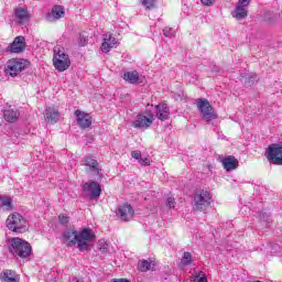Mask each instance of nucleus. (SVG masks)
Here are the masks:
<instances>
[{
	"mask_svg": "<svg viewBox=\"0 0 282 282\" xmlns=\"http://www.w3.org/2000/svg\"><path fill=\"white\" fill-rule=\"evenodd\" d=\"M83 189L85 193H89L90 199H98V197H100V193H102L100 184L97 182L85 183L83 185Z\"/></svg>",
	"mask_w": 282,
	"mask_h": 282,
	"instance_id": "4468645a",
	"label": "nucleus"
},
{
	"mask_svg": "<svg viewBox=\"0 0 282 282\" xmlns=\"http://www.w3.org/2000/svg\"><path fill=\"white\" fill-rule=\"evenodd\" d=\"M154 120L155 117L153 116V112H151V110H147L137 116L135 120L132 122V127L134 129H149V127L153 124Z\"/></svg>",
	"mask_w": 282,
	"mask_h": 282,
	"instance_id": "6e6552de",
	"label": "nucleus"
},
{
	"mask_svg": "<svg viewBox=\"0 0 282 282\" xmlns=\"http://www.w3.org/2000/svg\"><path fill=\"white\" fill-rule=\"evenodd\" d=\"M96 239V234L89 228H85L77 232L74 229L64 232L63 241L68 246H76L80 251L87 250L89 243Z\"/></svg>",
	"mask_w": 282,
	"mask_h": 282,
	"instance_id": "f257e3e1",
	"label": "nucleus"
},
{
	"mask_svg": "<svg viewBox=\"0 0 282 282\" xmlns=\"http://www.w3.org/2000/svg\"><path fill=\"white\" fill-rule=\"evenodd\" d=\"M99 250H101L102 252H107V247H104V248H99Z\"/></svg>",
	"mask_w": 282,
	"mask_h": 282,
	"instance_id": "ea45409f",
	"label": "nucleus"
},
{
	"mask_svg": "<svg viewBox=\"0 0 282 282\" xmlns=\"http://www.w3.org/2000/svg\"><path fill=\"white\" fill-rule=\"evenodd\" d=\"M28 67V61L20 58H12L7 62V67L4 69L7 76H19L23 69Z\"/></svg>",
	"mask_w": 282,
	"mask_h": 282,
	"instance_id": "423d86ee",
	"label": "nucleus"
},
{
	"mask_svg": "<svg viewBox=\"0 0 282 282\" xmlns=\"http://www.w3.org/2000/svg\"><path fill=\"white\" fill-rule=\"evenodd\" d=\"M2 206H4L6 210H12V199L8 197H2L1 198Z\"/></svg>",
	"mask_w": 282,
	"mask_h": 282,
	"instance_id": "c85d7f7f",
	"label": "nucleus"
},
{
	"mask_svg": "<svg viewBox=\"0 0 282 282\" xmlns=\"http://www.w3.org/2000/svg\"><path fill=\"white\" fill-rule=\"evenodd\" d=\"M196 107L200 112L202 120H204L205 122H212V120H217V112H215V108H213L208 99H196Z\"/></svg>",
	"mask_w": 282,
	"mask_h": 282,
	"instance_id": "20e7f679",
	"label": "nucleus"
},
{
	"mask_svg": "<svg viewBox=\"0 0 282 282\" xmlns=\"http://www.w3.org/2000/svg\"><path fill=\"white\" fill-rule=\"evenodd\" d=\"M263 19L267 23H276V21H279V15H274L269 11L264 13Z\"/></svg>",
	"mask_w": 282,
	"mask_h": 282,
	"instance_id": "a878e982",
	"label": "nucleus"
},
{
	"mask_svg": "<svg viewBox=\"0 0 282 282\" xmlns=\"http://www.w3.org/2000/svg\"><path fill=\"white\" fill-rule=\"evenodd\" d=\"M163 34L167 39H173L175 36V29L166 26L163 29Z\"/></svg>",
	"mask_w": 282,
	"mask_h": 282,
	"instance_id": "cd10ccee",
	"label": "nucleus"
},
{
	"mask_svg": "<svg viewBox=\"0 0 282 282\" xmlns=\"http://www.w3.org/2000/svg\"><path fill=\"white\" fill-rule=\"evenodd\" d=\"M156 109V118L161 121L169 120L170 110L165 104H161L155 106Z\"/></svg>",
	"mask_w": 282,
	"mask_h": 282,
	"instance_id": "aec40b11",
	"label": "nucleus"
},
{
	"mask_svg": "<svg viewBox=\"0 0 282 282\" xmlns=\"http://www.w3.org/2000/svg\"><path fill=\"white\" fill-rule=\"evenodd\" d=\"M139 270L141 272H149V270H151V262H149L148 260H142L139 263Z\"/></svg>",
	"mask_w": 282,
	"mask_h": 282,
	"instance_id": "bb28decb",
	"label": "nucleus"
},
{
	"mask_svg": "<svg viewBox=\"0 0 282 282\" xmlns=\"http://www.w3.org/2000/svg\"><path fill=\"white\" fill-rule=\"evenodd\" d=\"M131 158H133V160H141L142 159V152L135 150L131 152Z\"/></svg>",
	"mask_w": 282,
	"mask_h": 282,
	"instance_id": "473e14b6",
	"label": "nucleus"
},
{
	"mask_svg": "<svg viewBox=\"0 0 282 282\" xmlns=\"http://www.w3.org/2000/svg\"><path fill=\"white\" fill-rule=\"evenodd\" d=\"M11 252H13V254H18V257H21L22 259H25L26 257H30L32 247L28 241L21 238H13L11 240Z\"/></svg>",
	"mask_w": 282,
	"mask_h": 282,
	"instance_id": "39448f33",
	"label": "nucleus"
},
{
	"mask_svg": "<svg viewBox=\"0 0 282 282\" xmlns=\"http://www.w3.org/2000/svg\"><path fill=\"white\" fill-rule=\"evenodd\" d=\"M267 160L271 162V164H275L276 166L282 165V145L281 144H271L267 149Z\"/></svg>",
	"mask_w": 282,
	"mask_h": 282,
	"instance_id": "1a4fd4ad",
	"label": "nucleus"
},
{
	"mask_svg": "<svg viewBox=\"0 0 282 282\" xmlns=\"http://www.w3.org/2000/svg\"><path fill=\"white\" fill-rule=\"evenodd\" d=\"M221 164L225 169V171H235V169H237V166H239V161L232 156V155H229L225 159L221 160Z\"/></svg>",
	"mask_w": 282,
	"mask_h": 282,
	"instance_id": "6ab92c4d",
	"label": "nucleus"
},
{
	"mask_svg": "<svg viewBox=\"0 0 282 282\" xmlns=\"http://www.w3.org/2000/svg\"><path fill=\"white\" fill-rule=\"evenodd\" d=\"M69 282H83V280H78V278H73Z\"/></svg>",
	"mask_w": 282,
	"mask_h": 282,
	"instance_id": "58836bf2",
	"label": "nucleus"
},
{
	"mask_svg": "<svg viewBox=\"0 0 282 282\" xmlns=\"http://www.w3.org/2000/svg\"><path fill=\"white\" fill-rule=\"evenodd\" d=\"M61 224L65 225V224H69V217L66 215H59L58 217Z\"/></svg>",
	"mask_w": 282,
	"mask_h": 282,
	"instance_id": "f704fd0d",
	"label": "nucleus"
},
{
	"mask_svg": "<svg viewBox=\"0 0 282 282\" xmlns=\"http://www.w3.org/2000/svg\"><path fill=\"white\" fill-rule=\"evenodd\" d=\"M191 263H193V254H191L188 251H185L181 259V265L182 268H186V265H191Z\"/></svg>",
	"mask_w": 282,
	"mask_h": 282,
	"instance_id": "b1692460",
	"label": "nucleus"
},
{
	"mask_svg": "<svg viewBox=\"0 0 282 282\" xmlns=\"http://www.w3.org/2000/svg\"><path fill=\"white\" fill-rule=\"evenodd\" d=\"M202 6L210 7L213 3H215V0H200Z\"/></svg>",
	"mask_w": 282,
	"mask_h": 282,
	"instance_id": "e433bc0d",
	"label": "nucleus"
},
{
	"mask_svg": "<svg viewBox=\"0 0 282 282\" xmlns=\"http://www.w3.org/2000/svg\"><path fill=\"white\" fill-rule=\"evenodd\" d=\"M77 124L82 129H89L91 127V116L85 111L76 110Z\"/></svg>",
	"mask_w": 282,
	"mask_h": 282,
	"instance_id": "2eb2a0df",
	"label": "nucleus"
},
{
	"mask_svg": "<svg viewBox=\"0 0 282 282\" xmlns=\"http://www.w3.org/2000/svg\"><path fill=\"white\" fill-rule=\"evenodd\" d=\"M140 2L148 10H151V8H153L155 6V0H140Z\"/></svg>",
	"mask_w": 282,
	"mask_h": 282,
	"instance_id": "c756f323",
	"label": "nucleus"
},
{
	"mask_svg": "<svg viewBox=\"0 0 282 282\" xmlns=\"http://www.w3.org/2000/svg\"><path fill=\"white\" fill-rule=\"evenodd\" d=\"M194 282H208V279H206V275H204L203 272H199L195 278Z\"/></svg>",
	"mask_w": 282,
	"mask_h": 282,
	"instance_id": "7c9ffc66",
	"label": "nucleus"
},
{
	"mask_svg": "<svg viewBox=\"0 0 282 282\" xmlns=\"http://www.w3.org/2000/svg\"><path fill=\"white\" fill-rule=\"evenodd\" d=\"M210 192L208 191H198L194 195V210H206L210 206L212 199Z\"/></svg>",
	"mask_w": 282,
	"mask_h": 282,
	"instance_id": "0eeeda50",
	"label": "nucleus"
},
{
	"mask_svg": "<svg viewBox=\"0 0 282 282\" xmlns=\"http://www.w3.org/2000/svg\"><path fill=\"white\" fill-rule=\"evenodd\" d=\"M7 228L13 232H25L28 230V220L19 213L10 214L6 220Z\"/></svg>",
	"mask_w": 282,
	"mask_h": 282,
	"instance_id": "7ed1b4c3",
	"label": "nucleus"
},
{
	"mask_svg": "<svg viewBox=\"0 0 282 282\" xmlns=\"http://www.w3.org/2000/svg\"><path fill=\"white\" fill-rule=\"evenodd\" d=\"M1 281L2 282H19V275H17V273L12 270H7L3 272V274L1 275Z\"/></svg>",
	"mask_w": 282,
	"mask_h": 282,
	"instance_id": "5701e85b",
	"label": "nucleus"
},
{
	"mask_svg": "<svg viewBox=\"0 0 282 282\" xmlns=\"http://www.w3.org/2000/svg\"><path fill=\"white\" fill-rule=\"evenodd\" d=\"M85 166H88L94 173L98 172V162L94 159H86L84 162Z\"/></svg>",
	"mask_w": 282,
	"mask_h": 282,
	"instance_id": "393cba45",
	"label": "nucleus"
},
{
	"mask_svg": "<svg viewBox=\"0 0 282 282\" xmlns=\"http://www.w3.org/2000/svg\"><path fill=\"white\" fill-rule=\"evenodd\" d=\"M117 215L121 221H131L133 219V207L129 204H122L119 206Z\"/></svg>",
	"mask_w": 282,
	"mask_h": 282,
	"instance_id": "ddd939ff",
	"label": "nucleus"
},
{
	"mask_svg": "<svg viewBox=\"0 0 282 282\" xmlns=\"http://www.w3.org/2000/svg\"><path fill=\"white\" fill-rule=\"evenodd\" d=\"M78 45H79L80 47H85V46L87 45V37L80 36V37H79Z\"/></svg>",
	"mask_w": 282,
	"mask_h": 282,
	"instance_id": "c9c22d12",
	"label": "nucleus"
},
{
	"mask_svg": "<svg viewBox=\"0 0 282 282\" xmlns=\"http://www.w3.org/2000/svg\"><path fill=\"white\" fill-rule=\"evenodd\" d=\"M44 120L47 124H56L61 120V112L55 107H46L44 110Z\"/></svg>",
	"mask_w": 282,
	"mask_h": 282,
	"instance_id": "9b49d317",
	"label": "nucleus"
},
{
	"mask_svg": "<svg viewBox=\"0 0 282 282\" xmlns=\"http://www.w3.org/2000/svg\"><path fill=\"white\" fill-rule=\"evenodd\" d=\"M9 47L13 54H21L25 50V37L17 36Z\"/></svg>",
	"mask_w": 282,
	"mask_h": 282,
	"instance_id": "a211bd4d",
	"label": "nucleus"
},
{
	"mask_svg": "<svg viewBox=\"0 0 282 282\" xmlns=\"http://www.w3.org/2000/svg\"><path fill=\"white\" fill-rule=\"evenodd\" d=\"M19 110L15 108L10 107L4 110V120H7V122H17L19 120Z\"/></svg>",
	"mask_w": 282,
	"mask_h": 282,
	"instance_id": "412c9836",
	"label": "nucleus"
},
{
	"mask_svg": "<svg viewBox=\"0 0 282 282\" xmlns=\"http://www.w3.org/2000/svg\"><path fill=\"white\" fill-rule=\"evenodd\" d=\"M139 164H141V166H151V160L149 158H141L139 160Z\"/></svg>",
	"mask_w": 282,
	"mask_h": 282,
	"instance_id": "2f4dec72",
	"label": "nucleus"
},
{
	"mask_svg": "<svg viewBox=\"0 0 282 282\" xmlns=\"http://www.w3.org/2000/svg\"><path fill=\"white\" fill-rule=\"evenodd\" d=\"M123 79L131 85H135L140 80V74L137 70L127 72L123 74Z\"/></svg>",
	"mask_w": 282,
	"mask_h": 282,
	"instance_id": "4be33fe9",
	"label": "nucleus"
},
{
	"mask_svg": "<svg viewBox=\"0 0 282 282\" xmlns=\"http://www.w3.org/2000/svg\"><path fill=\"white\" fill-rule=\"evenodd\" d=\"M113 47H118V40L113 36V34L106 33L101 44V52H104V54H109Z\"/></svg>",
	"mask_w": 282,
	"mask_h": 282,
	"instance_id": "f8f14e48",
	"label": "nucleus"
},
{
	"mask_svg": "<svg viewBox=\"0 0 282 282\" xmlns=\"http://www.w3.org/2000/svg\"><path fill=\"white\" fill-rule=\"evenodd\" d=\"M175 198L173 197H167V200H166V206H169V208H175Z\"/></svg>",
	"mask_w": 282,
	"mask_h": 282,
	"instance_id": "72a5a7b5",
	"label": "nucleus"
},
{
	"mask_svg": "<svg viewBox=\"0 0 282 282\" xmlns=\"http://www.w3.org/2000/svg\"><path fill=\"white\" fill-rule=\"evenodd\" d=\"M63 17H65V8L63 6H55L52 11L46 14V21L54 23V21H58V19H63Z\"/></svg>",
	"mask_w": 282,
	"mask_h": 282,
	"instance_id": "dca6fc26",
	"label": "nucleus"
},
{
	"mask_svg": "<svg viewBox=\"0 0 282 282\" xmlns=\"http://www.w3.org/2000/svg\"><path fill=\"white\" fill-rule=\"evenodd\" d=\"M251 0H238L236 8L231 11V17L236 21H243L248 19V6H250Z\"/></svg>",
	"mask_w": 282,
	"mask_h": 282,
	"instance_id": "9d476101",
	"label": "nucleus"
},
{
	"mask_svg": "<svg viewBox=\"0 0 282 282\" xmlns=\"http://www.w3.org/2000/svg\"><path fill=\"white\" fill-rule=\"evenodd\" d=\"M53 52V65L55 69H57V72H66V69H69L72 61L69 59V55L65 53V48L62 46H55Z\"/></svg>",
	"mask_w": 282,
	"mask_h": 282,
	"instance_id": "f03ea898",
	"label": "nucleus"
},
{
	"mask_svg": "<svg viewBox=\"0 0 282 282\" xmlns=\"http://www.w3.org/2000/svg\"><path fill=\"white\" fill-rule=\"evenodd\" d=\"M111 282H130L127 279H113Z\"/></svg>",
	"mask_w": 282,
	"mask_h": 282,
	"instance_id": "4c0bfd02",
	"label": "nucleus"
},
{
	"mask_svg": "<svg viewBox=\"0 0 282 282\" xmlns=\"http://www.w3.org/2000/svg\"><path fill=\"white\" fill-rule=\"evenodd\" d=\"M15 21L23 25V23H28L30 21V12H28V8L18 7L14 9Z\"/></svg>",
	"mask_w": 282,
	"mask_h": 282,
	"instance_id": "f3484780",
	"label": "nucleus"
}]
</instances>
